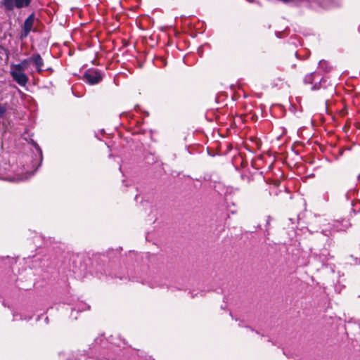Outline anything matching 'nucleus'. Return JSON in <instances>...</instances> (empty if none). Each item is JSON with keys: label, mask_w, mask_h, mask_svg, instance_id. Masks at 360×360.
<instances>
[{"label": "nucleus", "mask_w": 360, "mask_h": 360, "mask_svg": "<svg viewBox=\"0 0 360 360\" xmlns=\"http://www.w3.org/2000/svg\"><path fill=\"white\" fill-rule=\"evenodd\" d=\"M32 0H1L0 6L5 11H12L15 9H22L30 6Z\"/></svg>", "instance_id": "1"}, {"label": "nucleus", "mask_w": 360, "mask_h": 360, "mask_svg": "<svg viewBox=\"0 0 360 360\" xmlns=\"http://www.w3.org/2000/svg\"><path fill=\"white\" fill-rule=\"evenodd\" d=\"M350 226V224L348 220L342 219L340 220H334L333 224H328V227H326L322 230V233L325 236H329L331 231H345Z\"/></svg>", "instance_id": "2"}, {"label": "nucleus", "mask_w": 360, "mask_h": 360, "mask_svg": "<svg viewBox=\"0 0 360 360\" xmlns=\"http://www.w3.org/2000/svg\"><path fill=\"white\" fill-rule=\"evenodd\" d=\"M103 79L101 73L94 69L87 70L84 75V79L89 84L94 85L99 83Z\"/></svg>", "instance_id": "3"}, {"label": "nucleus", "mask_w": 360, "mask_h": 360, "mask_svg": "<svg viewBox=\"0 0 360 360\" xmlns=\"http://www.w3.org/2000/svg\"><path fill=\"white\" fill-rule=\"evenodd\" d=\"M10 75L13 79L21 86H25L29 82L28 77L22 71L11 69Z\"/></svg>", "instance_id": "4"}, {"label": "nucleus", "mask_w": 360, "mask_h": 360, "mask_svg": "<svg viewBox=\"0 0 360 360\" xmlns=\"http://www.w3.org/2000/svg\"><path fill=\"white\" fill-rule=\"evenodd\" d=\"M34 18H35L34 13H32L25 19L23 25V30L20 34V39L26 38L28 36L32 30Z\"/></svg>", "instance_id": "5"}, {"label": "nucleus", "mask_w": 360, "mask_h": 360, "mask_svg": "<svg viewBox=\"0 0 360 360\" xmlns=\"http://www.w3.org/2000/svg\"><path fill=\"white\" fill-rule=\"evenodd\" d=\"M30 63H32L37 71L41 73L43 71L44 60L39 53H34L30 57Z\"/></svg>", "instance_id": "6"}, {"label": "nucleus", "mask_w": 360, "mask_h": 360, "mask_svg": "<svg viewBox=\"0 0 360 360\" xmlns=\"http://www.w3.org/2000/svg\"><path fill=\"white\" fill-rule=\"evenodd\" d=\"M30 64L31 63L29 57L27 58L23 59L20 63L11 65V69H15L24 72L28 68Z\"/></svg>", "instance_id": "7"}, {"label": "nucleus", "mask_w": 360, "mask_h": 360, "mask_svg": "<svg viewBox=\"0 0 360 360\" xmlns=\"http://www.w3.org/2000/svg\"><path fill=\"white\" fill-rule=\"evenodd\" d=\"M315 75H316L315 72H312V73H310V74L306 75L304 79V83L312 84Z\"/></svg>", "instance_id": "8"}, {"label": "nucleus", "mask_w": 360, "mask_h": 360, "mask_svg": "<svg viewBox=\"0 0 360 360\" xmlns=\"http://www.w3.org/2000/svg\"><path fill=\"white\" fill-rule=\"evenodd\" d=\"M6 110H7L6 105L0 103V118L3 117Z\"/></svg>", "instance_id": "9"}, {"label": "nucleus", "mask_w": 360, "mask_h": 360, "mask_svg": "<svg viewBox=\"0 0 360 360\" xmlns=\"http://www.w3.org/2000/svg\"><path fill=\"white\" fill-rule=\"evenodd\" d=\"M326 63V61H324V60H321V61L319 62V66H320V68H323V65H325Z\"/></svg>", "instance_id": "10"}, {"label": "nucleus", "mask_w": 360, "mask_h": 360, "mask_svg": "<svg viewBox=\"0 0 360 360\" xmlns=\"http://www.w3.org/2000/svg\"><path fill=\"white\" fill-rule=\"evenodd\" d=\"M318 88H319V87L317 86V85H316V84H315V85H314V86H311V90H316V89H317Z\"/></svg>", "instance_id": "11"}, {"label": "nucleus", "mask_w": 360, "mask_h": 360, "mask_svg": "<svg viewBox=\"0 0 360 360\" xmlns=\"http://www.w3.org/2000/svg\"><path fill=\"white\" fill-rule=\"evenodd\" d=\"M38 150H39L40 156L41 157V150L39 148H38Z\"/></svg>", "instance_id": "12"}]
</instances>
